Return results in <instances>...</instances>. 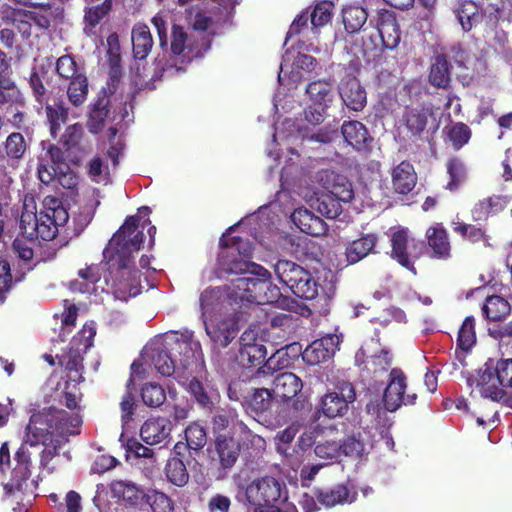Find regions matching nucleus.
I'll return each instance as SVG.
<instances>
[{
  "label": "nucleus",
  "mask_w": 512,
  "mask_h": 512,
  "mask_svg": "<svg viewBox=\"0 0 512 512\" xmlns=\"http://www.w3.org/2000/svg\"><path fill=\"white\" fill-rule=\"evenodd\" d=\"M138 227V216H128L103 251L111 286L120 299L136 296L140 291L141 272L135 266L134 254L145 237Z\"/></svg>",
  "instance_id": "obj_1"
},
{
  "label": "nucleus",
  "mask_w": 512,
  "mask_h": 512,
  "mask_svg": "<svg viewBox=\"0 0 512 512\" xmlns=\"http://www.w3.org/2000/svg\"><path fill=\"white\" fill-rule=\"evenodd\" d=\"M53 439L46 413L32 415L26 427L24 441L14 455L15 465L10 479L3 486L6 496H14L17 492L23 494L28 487V480L32 474V460L28 446L35 447L39 444L48 446V442Z\"/></svg>",
  "instance_id": "obj_2"
},
{
  "label": "nucleus",
  "mask_w": 512,
  "mask_h": 512,
  "mask_svg": "<svg viewBox=\"0 0 512 512\" xmlns=\"http://www.w3.org/2000/svg\"><path fill=\"white\" fill-rule=\"evenodd\" d=\"M95 335L96 328L94 324L86 323L77 335L72 338L67 352L59 357V364L70 373H75V375L70 376L74 381H80L82 378V355L92 347Z\"/></svg>",
  "instance_id": "obj_3"
},
{
  "label": "nucleus",
  "mask_w": 512,
  "mask_h": 512,
  "mask_svg": "<svg viewBox=\"0 0 512 512\" xmlns=\"http://www.w3.org/2000/svg\"><path fill=\"white\" fill-rule=\"evenodd\" d=\"M245 497L250 505L258 507L287 500L288 492L284 482L272 476H264L247 485Z\"/></svg>",
  "instance_id": "obj_4"
},
{
  "label": "nucleus",
  "mask_w": 512,
  "mask_h": 512,
  "mask_svg": "<svg viewBox=\"0 0 512 512\" xmlns=\"http://www.w3.org/2000/svg\"><path fill=\"white\" fill-rule=\"evenodd\" d=\"M390 243L391 257L415 275L414 264L423 254L424 242L411 238L408 229L399 228L391 234Z\"/></svg>",
  "instance_id": "obj_5"
},
{
  "label": "nucleus",
  "mask_w": 512,
  "mask_h": 512,
  "mask_svg": "<svg viewBox=\"0 0 512 512\" xmlns=\"http://www.w3.org/2000/svg\"><path fill=\"white\" fill-rule=\"evenodd\" d=\"M356 400L353 384L347 380H338L322 396L320 408L328 418L342 417L349 410V404Z\"/></svg>",
  "instance_id": "obj_6"
},
{
  "label": "nucleus",
  "mask_w": 512,
  "mask_h": 512,
  "mask_svg": "<svg viewBox=\"0 0 512 512\" xmlns=\"http://www.w3.org/2000/svg\"><path fill=\"white\" fill-rule=\"evenodd\" d=\"M486 374L490 376L488 385L494 384L502 388H512V358L501 359L494 362L493 359H488L485 364L476 371L475 376L468 378V385L475 386L477 389H482V380L487 378Z\"/></svg>",
  "instance_id": "obj_7"
},
{
  "label": "nucleus",
  "mask_w": 512,
  "mask_h": 512,
  "mask_svg": "<svg viewBox=\"0 0 512 512\" xmlns=\"http://www.w3.org/2000/svg\"><path fill=\"white\" fill-rule=\"evenodd\" d=\"M407 378L400 368H392L389 373V381L384 390L383 402L385 409L394 412L402 405H414L417 394H405Z\"/></svg>",
  "instance_id": "obj_8"
},
{
  "label": "nucleus",
  "mask_w": 512,
  "mask_h": 512,
  "mask_svg": "<svg viewBox=\"0 0 512 512\" xmlns=\"http://www.w3.org/2000/svg\"><path fill=\"white\" fill-rule=\"evenodd\" d=\"M45 153L37 158V176L43 184H50L58 173H63V168L69 170L65 162V155L62 149L53 143H41Z\"/></svg>",
  "instance_id": "obj_9"
},
{
  "label": "nucleus",
  "mask_w": 512,
  "mask_h": 512,
  "mask_svg": "<svg viewBox=\"0 0 512 512\" xmlns=\"http://www.w3.org/2000/svg\"><path fill=\"white\" fill-rule=\"evenodd\" d=\"M47 420L54 439L58 446L69 441V436L80 434L82 418L78 414H70L63 409L49 408L46 412Z\"/></svg>",
  "instance_id": "obj_10"
},
{
  "label": "nucleus",
  "mask_w": 512,
  "mask_h": 512,
  "mask_svg": "<svg viewBox=\"0 0 512 512\" xmlns=\"http://www.w3.org/2000/svg\"><path fill=\"white\" fill-rule=\"evenodd\" d=\"M208 49V42L204 38L198 40L194 34L185 32L183 27L173 25L170 50L174 56L181 57L182 63L190 62Z\"/></svg>",
  "instance_id": "obj_11"
},
{
  "label": "nucleus",
  "mask_w": 512,
  "mask_h": 512,
  "mask_svg": "<svg viewBox=\"0 0 512 512\" xmlns=\"http://www.w3.org/2000/svg\"><path fill=\"white\" fill-rule=\"evenodd\" d=\"M53 67V56L46 57L45 63L34 67L29 76V87L32 96L37 104L44 107V103L51 101L54 96L53 93L47 88L46 84L49 83V71Z\"/></svg>",
  "instance_id": "obj_12"
},
{
  "label": "nucleus",
  "mask_w": 512,
  "mask_h": 512,
  "mask_svg": "<svg viewBox=\"0 0 512 512\" xmlns=\"http://www.w3.org/2000/svg\"><path fill=\"white\" fill-rule=\"evenodd\" d=\"M265 284L253 276H238L231 280L228 287V297L235 303H256L259 301V291Z\"/></svg>",
  "instance_id": "obj_13"
},
{
  "label": "nucleus",
  "mask_w": 512,
  "mask_h": 512,
  "mask_svg": "<svg viewBox=\"0 0 512 512\" xmlns=\"http://www.w3.org/2000/svg\"><path fill=\"white\" fill-rule=\"evenodd\" d=\"M338 345L339 339L336 335H327L313 341L304 351L301 350L300 355L308 365H318L331 359Z\"/></svg>",
  "instance_id": "obj_14"
},
{
  "label": "nucleus",
  "mask_w": 512,
  "mask_h": 512,
  "mask_svg": "<svg viewBox=\"0 0 512 512\" xmlns=\"http://www.w3.org/2000/svg\"><path fill=\"white\" fill-rule=\"evenodd\" d=\"M433 116L430 108L412 107L407 108L402 116L401 122L412 140H421L428 132L429 119Z\"/></svg>",
  "instance_id": "obj_15"
},
{
  "label": "nucleus",
  "mask_w": 512,
  "mask_h": 512,
  "mask_svg": "<svg viewBox=\"0 0 512 512\" xmlns=\"http://www.w3.org/2000/svg\"><path fill=\"white\" fill-rule=\"evenodd\" d=\"M241 347L239 350V358L243 365L248 367H257L265 365L267 350L264 344L257 341L252 331H245L241 338Z\"/></svg>",
  "instance_id": "obj_16"
},
{
  "label": "nucleus",
  "mask_w": 512,
  "mask_h": 512,
  "mask_svg": "<svg viewBox=\"0 0 512 512\" xmlns=\"http://www.w3.org/2000/svg\"><path fill=\"white\" fill-rule=\"evenodd\" d=\"M214 452L217 456L219 467L224 471L231 470L236 464L241 446L239 442L229 434H219L214 439Z\"/></svg>",
  "instance_id": "obj_17"
},
{
  "label": "nucleus",
  "mask_w": 512,
  "mask_h": 512,
  "mask_svg": "<svg viewBox=\"0 0 512 512\" xmlns=\"http://www.w3.org/2000/svg\"><path fill=\"white\" fill-rule=\"evenodd\" d=\"M339 94L345 106L352 111H362L366 106V91L354 76H347L342 80L339 86Z\"/></svg>",
  "instance_id": "obj_18"
},
{
  "label": "nucleus",
  "mask_w": 512,
  "mask_h": 512,
  "mask_svg": "<svg viewBox=\"0 0 512 512\" xmlns=\"http://www.w3.org/2000/svg\"><path fill=\"white\" fill-rule=\"evenodd\" d=\"M110 104L111 99L98 94L96 99L90 103L86 121V127L90 133H100L104 129L107 121L112 119Z\"/></svg>",
  "instance_id": "obj_19"
},
{
  "label": "nucleus",
  "mask_w": 512,
  "mask_h": 512,
  "mask_svg": "<svg viewBox=\"0 0 512 512\" xmlns=\"http://www.w3.org/2000/svg\"><path fill=\"white\" fill-rule=\"evenodd\" d=\"M453 12L464 32H470L484 17L483 8L473 0H456Z\"/></svg>",
  "instance_id": "obj_20"
},
{
  "label": "nucleus",
  "mask_w": 512,
  "mask_h": 512,
  "mask_svg": "<svg viewBox=\"0 0 512 512\" xmlns=\"http://www.w3.org/2000/svg\"><path fill=\"white\" fill-rule=\"evenodd\" d=\"M321 181L324 188L328 191V196L344 203L350 202L354 198L352 183L347 177L334 171L326 170L321 176Z\"/></svg>",
  "instance_id": "obj_21"
},
{
  "label": "nucleus",
  "mask_w": 512,
  "mask_h": 512,
  "mask_svg": "<svg viewBox=\"0 0 512 512\" xmlns=\"http://www.w3.org/2000/svg\"><path fill=\"white\" fill-rule=\"evenodd\" d=\"M24 17L40 31L49 30L52 23L63 17V10L52 3H41L32 10H25Z\"/></svg>",
  "instance_id": "obj_22"
},
{
  "label": "nucleus",
  "mask_w": 512,
  "mask_h": 512,
  "mask_svg": "<svg viewBox=\"0 0 512 512\" xmlns=\"http://www.w3.org/2000/svg\"><path fill=\"white\" fill-rule=\"evenodd\" d=\"M425 237L428 247L432 250V257L447 260L451 257V243L449 235L442 223H436L426 230Z\"/></svg>",
  "instance_id": "obj_23"
},
{
  "label": "nucleus",
  "mask_w": 512,
  "mask_h": 512,
  "mask_svg": "<svg viewBox=\"0 0 512 512\" xmlns=\"http://www.w3.org/2000/svg\"><path fill=\"white\" fill-rule=\"evenodd\" d=\"M302 388L303 382L297 375L283 372L274 378L271 390L276 399L285 403L297 397Z\"/></svg>",
  "instance_id": "obj_24"
},
{
  "label": "nucleus",
  "mask_w": 512,
  "mask_h": 512,
  "mask_svg": "<svg viewBox=\"0 0 512 512\" xmlns=\"http://www.w3.org/2000/svg\"><path fill=\"white\" fill-rule=\"evenodd\" d=\"M171 430L172 423L169 419L150 418L142 425L140 436L147 445H156L164 442L170 436Z\"/></svg>",
  "instance_id": "obj_25"
},
{
  "label": "nucleus",
  "mask_w": 512,
  "mask_h": 512,
  "mask_svg": "<svg viewBox=\"0 0 512 512\" xmlns=\"http://www.w3.org/2000/svg\"><path fill=\"white\" fill-rule=\"evenodd\" d=\"M341 133L345 141L357 151H367L373 138L370 136L366 126L357 120L344 121L341 126Z\"/></svg>",
  "instance_id": "obj_26"
},
{
  "label": "nucleus",
  "mask_w": 512,
  "mask_h": 512,
  "mask_svg": "<svg viewBox=\"0 0 512 512\" xmlns=\"http://www.w3.org/2000/svg\"><path fill=\"white\" fill-rule=\"evenodd\" d=\"M44 106L50 133L53 137H56L61 126L68 120L69 108L63 99V95L59 93H56V95L51 98V101L44 103Z\"/></svg>",
  "instance_id": "obj_27"
},
{
  "label": "nucleus",
  "mask_w": 512,
  "mask_h": 512,
  "mask_svg": "<svg viewBox=\"0 0 512 512\" xmlns=\"http://www.w3.org/2000/svg\"><path fill=\"white\" fill-rule=\"evenodd\" d=\"M392 185L396 193L407 195L417 183V174L409 161H402L392 169Z\"/></svg>",
  "instance_id": "obj_28"
},
{
  "label": "nucleus",
  "mask_w": 512,
  "mask_h": 512,
  "mask_svg": "<svg viewBox=\"0 0 512 512\" xmlns=\"http://www.w3.org/2000/svg\"><path fill=\"white\" fill-rule=\"evenodd\" d=\"M30 145L20 132L10 133L3 142L4 157L12 167H18L25 159Z\"/></svg>",
  "instance_id": "obj_29"
},
{
  "label": "nucleus",
  "mask_w": 512,
  "mask_h": 512,
  "mask_svg": "<svg viewBox=\"0 0 512 512\" xmlns=\"http://www.w3.org/2000/svg\"><path fill=\"white\" fill-rule=\"evenodd\" d=\"M452 65L445 54H437L431 63L428 82L435 88L448 89L451 84Z\"/></svg>",
  "instance_id": "obj_30"
},
{
  "label": "nucleus",
  "mask_w": 512,
  "mask_h": 512,
  "mask_svg": "<svg viewBox=\"0 0 512 512\" xmlns=\"http://www.w3.org/2000/svg\"><path fill=\"white\" fill-rule=\"evenodd\" d=\"M378 236L374 233L362 235L350 242L345 249L346 260L349 264H356L370 253L374 252Z\"/></svg>",
  "instance_id": "obj_31"
},
{
  "label": "nucleus",
  "mask_w": 512,
  "mask_h": 512,
  "mask_svg": "<svg viewBox=\"0 0 512 512\" xmlns=\"http://www.w3.org/2000/svg\"><path fill=\"white\" fill-rule=\"evenodd\" d=\"M292 221L304 233L311 236H321L327 231L326 223L307 209L295 210Z\"/></svg>",
  "instance_id": "obj_32"
},
{
  "label": "nucleus",
  "mask_w": 512,
  "mask_h": 512,
  "mask_svg": "<svg viewBox=\"0 0 512 512\" xmlns=\"http://www.w3.org/2000/svg\"><path fill=\"white\" fill-rule=\"evenodd\" d=\"M133 57L137 60H145L153 47V38L147 25L137 23L131 32Z\"/></svg>",
  "instance_id": "obj_33"
},
{
  "label": "nucleus",
  "mask_w": 512,
  "mask_h": 512,
  "mask_svg": "<svg viewBox=\"0 0 512 512\" xmlns=\"http://www.w3.org/2000/svg\"><path fill=\"white\" fill-rule=\"evenodd\" d=\"M301 345L297 342L287 344L277 349L265 362L268 370H281L289 367L299 357Z\"/></svg>",
  "instance_id": "obj_34"
},
{
  "label": "nucleus",
  "mask_w": 512,
  "mask_h": 512,
  "mask_svg": "<svg viewBox=\"0 0 512 512\" xmlns=\"http://www.w3.org/2000/svg\"><path fill=\"white\" fill-rule=\"evenodd\" d=\"M205 329L210 339L221 347H227L237 335L234 323L228 319L205 324Z\"/></svg>",
  "instance_id": "obj_35"
},
{
  "label": "nucleus",
  "mask_w": 512,
  "mask_h": 512,
  "mask_svg": "<svg viewBox=\"0 0 512 512\" xmlns=\"http://www.w3.org/2000/svg\"><path fill=\"white\" fill-rule=\"evenodd\" d=\"M110 491L113 498L124 501L128 506L136 507L143 499L145 493L131 482L115 480L110 484Z\"/></svg>",
  "instance_id": "obj_36"
},
{
  "label": "nucleus",
  "mask_w": 512,
  "mask_h": 512,
  "mask_svg": "<svg viewBox=\"0 0 512 512\" xmlns=\"http://www.w3.org/2000/svg\"><path fill=\"white\" fill-rule=\"evenodd\" d=\"M446 170L449 180L445 189L450 192H457L468 181V167L460 157L454 156L447 160Z\"/></svg>",
  "instance_id": "obj_37"
},
{
  "label": "nucleus",
  "mask_w": 512,
  "mask_h": 512,
  "mask_svg": "<svg viewBox=\"0 0 512 512\" xmlns=\"http://www.w3.org/2000/svg\"><path fill=\"white\" fill-rule=\"evenodd\" d=\"M482 312L488 321H503L510 315L511 305L502 296L491 295L486 298Z\"/></svg>",
  "instance_id": "obj_38"
},
{
  "label": "nucleus",
  "mask_w": 512,
  "mask_h": 512,
  "mask_svg": "<svg viewBox=\"0 0 512 512\" xmlns=\"http://www.w3.org/2000/svg\"><path fill=\"white\" fill-rule=\"evenodd\" d=\"M316 498L327 508L353 501V498L350 499V490L345 484H337L331 488L319 490L316 493Z\"/></svg>",
  "instance_id": "obj_39"
},
{
  "label": "nucleus",
  "mask_w": 512,
  "mask_h": 512,
  "mask_svg": "<svg viewBox=\"0 0 512 512\" xmlns=\"http://www.w3.org/2000/svg\"><path fill=\"white\" fill-rule=\"evenodd\" d=\"M382 43L387 49H394L398 46L401 39L399 25L394 17L382 16L377 24Z\"/></svg>",
  "instance_id": "obj_40"
},
{
  "label": "nucleus",
  "mask_w": 512,
  "mask_h": 512,
  "mask_svg": "<svg viewBox=\"0 0 512 512\" xmlns=\"http://www.w3.org/2000/svg\"><path fill=\"white\" fill-rule=\"evenodd\" d=\"M250 267V263L238 259L235 255H219L217 260L216 273L218 278H224L229 275H245Z\"/></svg>",
  "instance_id": "obj_41"
},
{
  "label": "nucleus",
  "mask_w": 512,
  "mask_h": 512,
  "mask_svg": "<svg viewBox=\"0 0 512 512\" xmlns=\"http://www.w3.org/2000/svg\"><path fill=\"white\" fill-rule=\"evenodd\" d=\"M53 66L55 74L64 83L72 80L76 75L85 73L84 68L77 63L73 54H64L56 60L53 59Z\"/></svg>",
  "instance_id": "obj_42"
},
{
  "label": "nucleus",
  "mask_w": 512,
  "mask_h": 512,
  "mask_svg": "<svg viewBox=\"0 0 512 512\" xmlns=\"http://www.w3.org/2000/svg\"><path fill=\"white\" fill-rule=\"evenodd\" d=\"M67 86V98L74 107L82 106L89 93V81L86 73L76 75L72 80H69Z\"/></svg>",
  "instance_id": "obj_43"
},
{
  "label": "nucleus",
  "mask_w": 512,
  "mask_h": 512,
  "mask_svg": "<svg viewBox=\"0 0 512 512\" xmlns=\"http://www.w3.org/2000/svg\"><path fill=\"white\" fill-rule=\"evenodd\" d=\"M475 326L476 321L474 316H467L463 320L457 334L456 353L458 350L468 353L475 346L477 341Z\"/></svg>",
  "instance_id": "obj_44"
},
{
  "label": "nucleus",
  "mask_w": 512,
  "mask_h": 512,
  "mask_svg": "<svg viewBox=\"0 0 512 512\" xmlns=\"http://www.w3.org/2000/svg\"><path fill=\"white\" fill-rule=\"evenodd\" d=\"M339 447L341 457L345 456L354 460H359L364 455L368 454L361 432H353L352 434L344 437L341 443H339Z\"/></svg>",
  "instance_id": "obj_45"
},
{
  "label": "nucleus",
  "mask_w": 512,
  "mask_h": 512,
  "mask_svg": "<svg viewBox=\"0 0 512 512\" xmlns=\"http://www.w3.org/2000/svg\"><path fill=\"white\" fill-rule=\"evenodd\" d=\"M25 105V97L13 80L0 84V107L9 110L24 108Z\"/></svg>",
  "instance_id": "obj_46"
},
{
  "label": "nucleus",
  "mask_w": 512,
  "mask_h": 512,
  "mask_svg": "<svg viewBox=\"0 0 512 512\" xmlns=\"http://www.w3.org/2000/svg\"><path fill=\"white\" fill-rule=\"evenodd\" d=\"M303 270L304 268L299 264L286 259H280L274 265V272L277 278L289 289L295 284L299 276H305Z\"/></svg>",
  "instance_id": "obj_47"
},
{
  "label": "nucleus",
  "mask_w": 512,
  "mask_h": 512,
  "mask_svg": "<svg viewBox=\"0 0 512 512\" xmlns=\"http://www.w3.org/2000/svg\"><path fill=\"white\" fill-rule=\"evenodd\" d=\"M368 13L361 6H348L342 10V22L345 30L350 33H357L366 23Z\"/></svg>",
  "instance_id": "obj_48"
},
{
  "label": "nucleus",
  "mask_w": 512,
  "mask_h": 512,
  "mask_svg": "<svg viewBox=\"0 0 512 512\" xmlns=\"http://www.w3.org/2000/svg\"><path fill=\"white\" fill-rule=\"evenodd\" d=\"M453 230L459 234L463 239L470 243H483L485 246H489V235L486 230L481 226L474 224H467L463 222H453Z\"/></svg>",
  "instance_id": "obj_49"
},
{
  "label": "nucleus",
  "mask_w": 512,
  "mask_h": 512,
  "mask_svg": "<svg viewBox=\"0 0 512 512\" xmlns=\"http://www.w3.org/2000/svg\"><path fill=\"white\" fill-rule=\"evenodd\" d=\"M168 481L175 486L183 487L189 481V473L182 458L171 457L165 466Z\"/></svg>",
  "instance_id": "obj_50"
},
{
  "label": "nucleus",
  "mask_w": 512,
  "mask_h": 512,
  "mask_svg": "<svg viewBox=\"0 0 512 512\" xmlns=\"http://www.w3.org/2000/svg\"><path fill=\"white\" fill-rule=\"evenodd\" d=\"M275 398L272 390L267 388L254 389L250 397L246 400L248 408L256 415L263 414L272 407Z\"/></svg>",
  "instance_id": "obj_51"
},
{
  "label": "nucleus",
  "mask_w": 512,
  "mask_h": 512,
  "mask_svg": "<svg viewBox=\"0 0 512 512\" xmlns=\"http://www.w3.org/2000/svg\"><path fill=\"white\" fill-rule=\"evenodd\" d=\"M303 274L305 276H299L290 290L299 298L312 300L318 295L317 283L308 270L304 269Z\"/></svg>",
  "instance_id": "obj_52"
},
{
  "label": "nucleus",
  "mask_w": 512,
  "mask_h": 512,
  "mask_svg": "<svg viewBox=\"0 0 512 512\" xmlns=\"http://www.w3.org/2000/svg\"><path fill=\"white\" fill-rule=\"evenodd\" d=\"M99 204L100 201L91 196L79 207L78 212L73 217L76 231H83L91 223Z\"/></svg>",
  "instance_id": "obj_53"
},
{
  "label": "nucleus",
  "mask_w": 512,
  "mask_h": 512,
  "mask_svg": "<svg viewBox=\"0 0 512 512\" xmlns=\"http://www.w3.org/2000/svg\"><path fill=\"white\" fill-rule=\"evenodd\" d=\"M44 213L49 214L51 220L59 228L69 220V213L62 202L54 196H46L42 202Z\"/></svg>",
  "instance_id": "obj_54"
},
{
  "label": "nucleus",
  "mask_w": 512,
  "mask_h": 512,
  "mask_svg": "<svg viewBox=\"0 0 512 512\" xmlns=\"http://www.w3.org/2000/svg\"><path fill=\"white\" fill-rule=\"evenodd\" d=\"M332 82L317 80L308 84L306 93L309 95L314 105H324L332 100Z\"/></svg>",
  "instance_id": "obj_55"
},
{
  "label": "nucleus",
  "mask_w": 512,
  "mask_h": 512,
  "mask_svg": "<svg viewBox=\"0 0 512 512\" xmlns=\"http://www.w3.org/2000/svg\"><path fill=\"white\" fill-rule=\"evenodd\" d=\"M444 131L454 150H460L464 147L472 136L470 127L463 122H457L447 126Z\"/></svg>",
  "instance_id": "obj_56"
},
{
  "label": "nucleus",
  "mask_w": 512,
  "mask_h": 512,
  "mask_svg": "<svg viewBox=\"0 0 512 512\" xmlns=\"http://www.w3.org/2000/svg\"><path fill=\"white\" fill-rule=\"evenodd\" d=\"M23 277L24 274L13 278L8 260L0 259V305L6 302L13 285L21 282Z\"/></svg>",
  "instance_id": "obj_57"
},
{
  "label": "nucleus",
  "mask_w": 512,
  "mask_h": 512,
  "mask_svg": "<svg viewBox=\"0 0 512 512\" xmlns=\"http://www.w3.org/2000/svg\"><path fill=\"white\" fill-rule=\"evenodd\" d=\"M334 2L330 0L319 1L309 14L313 29L325 26L332 19Z\"/></svg>",
  "instance_id": "obj_58"
},
{
  "label": "nucleus",
  "mask_w": 512,
  "mask_h": 512,
  "mask_svg": "<svg viewBox=\"0 0 512 512\" xmlns=\"http://www.w3.org/2000/svg\"><path fill=\"white\" fill-rule=\"evenodd\" d=\"M487 378L482 380V389H478L480 395L484 398L490 399L494 402H501L505 406L512 408V394H508L503 388L495 386L494 384H487L491 379L488 374Z\"/></svg>",
  "instance_id": "obj_59"
},
{
  "label": "nucleus",
  "mask_w": 512,
  "mask_h": 512,
  "mask_svg": "<svg viewBox=\"0 0 512 512\" xmlns=\"http://www.w3.org/2000/svg\"><path fill=\"white\" fill-rule=\"evenodd\" d=\"M141 398L145 405L156 408L165 402L166 393L160 384L149 382L142 386Z\"/></svg>",
  "instance_id": "obj_60"
},
{
  "label": "nucleus",
  "mask_w": 512,
  "mask_h": 512,
  "mask_svg": "<svg viewBox=\"0 0 512 512\" xmlns=\"http://www.w3.org/2000/svg\"><path fill=\"white\" fill-rule=\"evenodd\" d=\"M187 390L198 405L205 409H212L214 403L211 393L200 380L193 377L187 385Z\"/></svg>",
  "instance_id": "obj_61"
},
{
  "label": "nucleus",
  "mask_w": 512,
  "mask_h": 512,
  "mask_svg": "<svg viewBox=\"0 0 512 512\" xmlns=\"http://www.w3.org/2000/svg\"><path fill=\"white\" fill-rule=\"evenodd\" d=\"M184 433L189 449L199 451L206 445L207 433L201 424L197 422L191 423L186 427Z\"/></svg>",
  "instance_id": "obj_62"
},
{
  "label": "nucleus",
  "mask_w": 512,
  "mask_h": 512,
  "mask_svg": "<svg viewBox=\"0 0 512 512\" xmlns=\"http://www.w3.org/2000/svg\"><path fill=\"white\" fill-rule=\"evenodd\" d=\"M145 501L150 506L152 512H173L174 510L171 498L157 490L148 491L145 495Z\"/></svg>",
  "instance_id": "obj_63"
},
{
  "label": "nucleus",
  "mask_w": 512,
  "mask_h": 512,
  "mask_svg": "<svg viewBox=\"0 0 512 512\" xmlns=\"http://www.w3.org/2000/svg\"><path fill=\"white\" fill-rule=\"evenodd\" d=\"M393 355L388 349H381L379 353L370 356L367 370L374 374H382L389 370L392 365Z\"/></svg>",
  "instance_id": "obj_64"
}]
</instances>
